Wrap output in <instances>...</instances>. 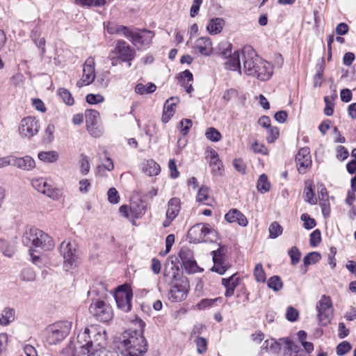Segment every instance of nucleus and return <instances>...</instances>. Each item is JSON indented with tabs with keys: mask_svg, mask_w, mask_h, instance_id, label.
<instances>
[{
	"mask_svg": "<svg viewBox=\"0 0 356 356\" xmlns=\"http://www.w3.org/2000/svg\"><path fill=\"white\" fill-rule=\"evenodd\" d=\"M319 204H320L323 217L325 218H329L330 216V211H331L329 200H321Z\"/></svg>",
	"mask_w": 356,
	"mask_h": 356,
	"instance_id": "338daca9",
	"label": "nucleus"
},
{
	"mask_svg": "<svg viewBox=\"0 0 356 356\" xmlns=\"http://www.w3.org/2000/svg\"><path fill=\"white\" fill-rule=\"evenodd\" d=\"M138 31L144 34L135 33L133 35V40H131V42L134 45H136V43H139L142 46L149 47L154 36V32L146 29H138Z\"/></svg>",
	"mask_w": 356,
	"mask_h": 356,
	"instance_id": "4468645a",
	"label": "nucleus"
},
{
	"mask_svg": "<svg viewBox=\"0 0 356 356\" xmlns=\"http://www.w3.org/2000/svg\"><path fill=\"white\" fill-rule=\"evenodd\" d=\"M222 301L223 298L222 297H217L215 298H203L195 305V307L199 310H204L207 308L213 307L217 302L222 303Z\"/></svg>",
	"mask_w": 356,
	"mask_h": 356,
	"instance_id": "2f4dec72",
	"label": "nucleus"
},
{
	"mask_svg": "<svg viewBox=\"0 0 356 356\" xmlns=\"http://www.w3.org/2000/svg\"><path fill=\"white\" fill-rule=\"evenodd\" d=\"M14 245L10 244L7 241L0 238V252L8 257H12L15 253Z\"/></svg>",
	"mask_w": 356,
	"mask_h": 356,
	"instance_id": "72a5a7b5",
	"label": "nucleus"
},
{
	"mask_svg": "<svg viewBox=\"0 0 356 356\" xmlns=\"http://www.w3.org/2000/svg\"><path fill=\"white\" fill-rule=\"evenodd\" d=\"M91 334H93V338L95 341L99 340V338L105 339L106 332L104 331V333L102 334L100 332H96L95 330H90L89 328H86L84 332L83 333V336L86 338L88 337L89 340L87 341L86 343L84 345H81L80 348L85 349L87 350L88 353H90L92 350V347L93 346V341L92 340Z\"/></svg>",
	"mask_w": 356,
	"mask_h": 356,
	"instance_id": "a211bd4d",
	"label": "nucleus"
},
{
	"mask_svg": "<svg viewBox=\"0 0 356 356\" xmlns=\"http://www.w3.org/2000/svg\"><path fill=\"white\" fill-rule=\"evenodd\" d=\"M201 228V223H197L189 229L187 238L190 243L195 244L202 243Z\"/></svg>",
	"mask_w": 356,
	"mask_h": 356,
	"instance_id": "393cba45",
	"label": "nucleus"
},
{
	"mask_svg": "<svg viewBox=\"0 0 356 356\" xmlns=\"http://www.w3.org/2000/svg\"><path fill=\"white\" fill-rule=\"evenodd\" d=\"M181 209V200L178 197H172L168 202V209L166 214L169 215L170 218H175Z\"/></svg>",
	"mask_w": 356,
	"mask_h": 356,
	"instance_id": "a878e982",
	"label": "nucleus"
},
{
	"mask_svg": "<svg viewBox=\"0 0 356 356\" xmlns=\"http://www.w3.org/2000/svg\"><path fill=\"white\" fill-rule=\"evenodd\" d=\"M251 149L256 154H261L262 155L268 154V148L264 144L259 143L257 140L252 144Z\"/></svg>",
	"mask_w": 356,
	"mask_h": 356,
	"instance_id": "bf43d9fd",
	"label": "nucleus"
},
{
	"mask_svg": "<svg viewBox=\"0 0 356 356\" xmlns=\"http://www.w3.org/2000/svg\"><path fill=\"white\" fill-rule=\"evenodd\" d=\"M225 26V20L221 17H213L209 20L207 25V31L211 35L220 33Z\"/></svg>",
	"mask_w": 356,
	"mask_h": 356,
	"instance_id": "4be33fe9",
	"label": "nucleus"
},
{
	"mask_svg": "<svg viewBox=\"0 0 356 356\" xmlns=\"http://www.w3.org/2000/svg\"><path fill=\"white\" fill-rule=\"evenodd\" d=\"M209 165H216L217 170L218 171L223 170L222 162L219 157L218 153L214 149H211L210 152Z\"/></svg>",
	"mask_w": 356,
	"mask_h": 356,
	"instance_id": "c03bdc74",
	"label": "nucleus"
},
{
	"mask_svg": "<svg viewBox=\"0 0 356 356\" xmlns=\"http://www.w3.org/2000/svg\"><path fill=\"white\" fill-rule=\"evenodd\" d=\"M254 275L257 282H265L266 281V273L261 263L257 264L254 269Z\"/></svg>",
	"mask_w": 356,
	"mask_h": 356,
	"instance_id": "de8ad7c7",
	"label": "nucleus"
},
{
	"mask_svg": "<svg viewBox=\"0 0 356 356\" xmlns=\"http://www.w3.org/2000/svg\"><path fill=\"white\" fill-rule=\"evenodd\" d=\"M180 268H184L185 271L189 275L194 274L197 272L201 273L204 270L202 268L198 266L197 261L194 258L191 260L186 261L183 264H181Z\"/></svg>",
	"mask_w": 356,
	"mask_h": 356,
	"instance_id": "7c9ffc66",
	"label": "nucleus"
},
{
	"mask_svg": "<svg viewBox=\"0 0 356 356\" xmlns=\"http://www.w3.org/2000/svg\"><path fill=\"white\" fill-rule=\"evenodd\" d=\"M132 323L138 328H129L122 332L118 351L122 356H144L148 350V342L144 336L146 323L138 316Z\"/></svg>",
	"mask_w": 356,
	"mask_h": 356,
	"instance_id": "f03ea898",
	"label": "nucleus"
},
{
	"mask_svg": "<svg viewBox=\"0 0 356 356\" xmlns=\"http://www.w3.org/2000/svg\"><path fill=\"white\" fill-rule=\"evenodd\" d=\"M29 254L31 257V261L33 264L38 266H40L42 264V259L40 257L38 250L33 248H30L29 250Z\"/></svg>",
	"mask_w": 356,
	"mask_h": 356,
	"instance_id": "0e129e2a",
	"label": "nucleus"
},
{
	"mask_svg": "<svg viewBox=\"0 0 356 356\" xmlns=\"http://www.w3.org/2000/svg\"><path fill=\"white\" fill-rule=\"evenodd\" d=\"M117 307L124 312H129L132 307L133 291L128 284L118 286L113 293Z\"/></svg>",
	"mask_w": 356,
	"mask_h": 356,
	"instance_id": "0eeeda50",
	"label": "nucleus"
},
{
	"mask_svg": "<svg viewBox=\"0 0 356 356\" xmlns=\"http://www.w3.org/2000/svg\"><path fill=\"white\" fill-rule=\"evenodd\" d=\"M288 254L291 259V265L295 266L300 261L301 257V252L296 246L291 247L288 250Z\"/></svg>",
	"mask_w": 356,
	"mask_h": 356,
	"instance_id": "09e8293b",
	"label": "nucleus"
},
{
	"mask_svg": "<svg viewBox=\"0 0 356 356\" xmlns=\"http://www.w3.org/2000/svg\"><path fill=\"white\" fill-rule=\"evenodd\" d=\"M209 188L205 185H202L198 189L196 200L199 202H202L209 198Z\"/></svg>",
	"mask_w": 356,
	"mask_h": 356,
	"instance_id": "6e6d98bb",
	"label": "nucleus"
},
{
	"mask_svg": "<svg viewBox=\"0 0 356 356\" xmlns=\"http://www.w3.org/2000/svg\"><path fill=\"white\" fill-rule=\"evenodd\" d=\"M143 172L149 177L156 176L161 172V167L154 160L149 159L144 163Z\"/></svg>",
	"mask_w": 356,
	"mask_h": 356,
	"instance_id": "bb28decb",
	"label": "nucleus"
},
{
	"mask_svg": "<svg viewBox=\"0 0 356 356\" xmlns=\"http://www.w3.org/2000/svg\"><path fill=\"white\" fill-rule=\"evenodd\" d=\"M108 201L112 204L119 203L120 197L118 191L115 188L111 187L107 191Z\"/></svg>",
	"mask_w": 356,
	"mask_h": 356,
	"instance_id": "603ef678",
	"label": "nucleus"
},
{
	"mask_svg": "<svg viewBox=\"0 0 356 356\" xmlns=\"http://www.w3.org/2000/svg\"><path fill=\"white\" fill-rule=\"evenodd\" d=\"M295 161L300 174L307 173L312 167V156L308 147H301L296 155Z\"/></svg>",
	"mask_w": 356,
	"mask_h": 356,
	"instance_id": "9b49d317",
	"label": "nucleus"
},
{
	"mask_svg": "<svg viewBox=\"0 0 356 356\" xmlns=\"http://www.w3.org/2000/svg\"><path fill=\"white\" fill-rule=\"evenodd\" d=\"M321 259V254L319 252L313 251L307 253L303 258L302 262L305 265H314Z\"/></svg>",
	"mask_w": 356,
	"mask_h": 356,
	"instance_id": "4c0bfd02",
	"label": "nucleus"
},
{
	"mask_svg": "<svg viewBox=\"0 0 356 356\" xmlns=\"http://www.w3.org/2000/svg\"><path fill=\"white\" fill-rule=\"evenodd\" d=\"M243 70L247 76L261 81L269 80L273 74V65L259 56L251 46H245L242 51Z\"/></svg>",
	"mask_w": 356,
	"mask_h": 356,
	"instance_id": "7ed1b4c3",
	"label": "nucleus"
},
{
	"mask_svg": "<svg viewBox=\"0 0 356 356\" xmlns=\"http://www.w3.org/2000/svg\"><path fill=\"white\" fill-rule=\"evenodd\" d=\"M351 349V343L348 341H343L337 346L336 353L338 356H343L348 353Z\"/></svg>",
	"mask_w": 356,
	"mask_h": 356,
	"instance_id": "a18cd8bd",
	"label": "nucleus"
},
{
	"mask_svg": "<svg viewBox=\"0 0 356 356\" xmlns=\"http://www.w3.org/2000/svg\"><path fill=\"white\" fill-rule=\"evenodd\" d=\"M80 171L82 175H86L90 172V165L89 163V158L84 154L80 155Z\"/></svg>",
	"mask_w": 356,
	"mask_h": 356,
	"instance_id": "8fccbe9b",
	"label": "nucleus"
},
{
	"mask_svg": "<svg viewBox=\"0 0 356 356\" xmlns=\"http://www.w3.org/2000/svg\"><path fill=\"white\" fill-rule=\"evenodd\" d=\"M268 129L266 140L268 143H273L280 136V129L277 127H270Z\"/></svg>",
	"mask_w": 356,
	"mask_h": 356,
	"instance_id": "5fc2aeb1",
	"label": "nucleus"
},
{
	"mask_svg": "<svg viewBox=\"0 0 356 356\" xmlns=\"http://www.w3.org/2000/svg\"><path fill=\"white\" fill-rule=\"evenodd\" d=\"M218 54L222 58L225 59L232 55V44L229 42H221L218 46Z\"/></svg>",
	"mask_w": 356,
	"mask_h": 356,
	"instance_id": "ea45409f",
	"label": "nucleus"
},
{
	"mask_svg": "<svg viewBox=\"0 0 356 356\" xmlns=\"http://www.w3.org/2000/svg\"><path fill=\"white\" fill-rule=\"evenodd\" d=\"M317 310V318L319 325L325 327L328 325L332 318V313L329 310L332 309V301L331 298L327 295H323L316 306Z\"/></svg>",
	"mask_w": 356,
	"mask_h": 356,
	"instance_id": "1a4fd4ad",
	"label": "nucleus"
},
{
	"mask_svg": "<svg viewBox=\"0 0 356 356\" xmlns=\"http://www.w3.org/2000/svg\"><path fill=\"white\" fill-rule=\"evenodd\" d=\"M268 231L269 238L274 239L282 234L283 228L279 222L274 221L270 225Z\"/></svg>",
	"mask_w": 356,
	"mask_h": 356,
	"instance_id": "37998d69",
	"label": "nucleus"
},
{
	"mask_svg": "<svg viewBox=\"0 0 356 356\" xmlns=\"http://www.w3.org/2000/svg\"><path fill=\"white\" fill-rule=\"evenodd\" d=\"M257 188L261 193H266L270 191V184L266 174H261L259 176L257 184Z\"/></svg>",
	"mask_w": 356,
	"mask_h": 356,
	"instance_id": "f704fd0d",
	"label": "nucleus"
},
{
	"mask_svg": "<svg viewBox=\"0 0 356 356\" xmlns=\"http://www.w3.org/2000/svg\"><path fill=\"white\" fill-rule=\"evenodd\" d=\"M303 199L305 202L312 205H314L317 203V199L315 194V187L312 181H305Z\"/></svg>",
	"mask_w": 356,
	"mask_h": 356,
	"instance_id": "5701e85b",
	"label": "nucleus"
},
{
	"mask_svg": "<svg viewBox=\"0 0 356 356\" xmlns=\"http://www.w3.org/2000/svg\"><path fill=\"white\" fill-rule=\"evenodd\" d=\"M86 124L88 131L92 136H97L96 129L98 124L99 113L95 109L86 110Z\"/></svg>",
	"mask_w": 356,
	"mask_h": 356,
	"instance_id": "ddd939ff",
	"label": "nucleus"
},
{
	"mask_svg": "<svg viewBox=\"0 0 356 356\" xmlns=\"http://www.w3.org/2000/svg\"><path fill=\"white\" fill-rule=\"evenodd\" d=\"M134 90L138 95H148L155 92L156 86L152 82H149L146 85L139 83L136 85Z\"/></svg>",
	"mask_w": 356,
	"mask_h": 356,
	"instance_id": "c756f323",
	"label": "nucleus"
},
{
	"mask_svg": "<svg viewBox=\"0 0 356 356\" xmlns=\"http://www.w3.org/2000/svg\"><path fill=\"white\" fill-rule=\"evenodd\" d=\"M31 185L38 192L44 194L49 184L45 179L40 177L33 179L31 181Z\"/></svg>",
	"mask_w": 356,
	"mask_h": 356,
	"instance_id": "58836bf2",
	"label": "nucleus"
},
{
	"mask_svg": "<svg viewBox=\"0 0 356 356\" xmlns=\"http://www.w3.org/2000/svg\"><path fill=\"white\" fill-rule=\"evenodd\" d=\"M177 79L179 84L185 88V91L188 94H191L194 90L192 84H187L186 83V80L187 82H191L193 80V73L189 70H185L184 71L179 72L177 75Z\"/></svg>",
	"mask_w": 356,
	"mask_h": 356,
	"instance_id": "412c9836",
	"label": "nucleus"
},
{
	"mask_svg": "<svg viewBox=\"0 0 356 356\" xmlns=\"http://www.w3.org/2000/svg\"><path fill=\"white\" fill-rule=\"evenodd\" d=\"M95 79V67L93 65L87 64L86 63L83 68V75L80 81L76 83L79 88L83 85L88 86L91 84Z\"/></svg>",
	"mask_w": 356,
	"mask_h": 356,
	"instance_id": "f3484780",
	"label": "nucleus"
},
{
	"mask_svg": "<svg viewBox=\"0 0 356 356\" xmlns=\"http://www.w3.org/2000/svg\"><path fill=\"white\" fill-rule=\"evenodd\" d=\"M24 131H25L24 127H26V134L24 135L29 138L36 135L40 129V124L38 120L33 116H28L24 118Z\"/></svg>",
	"mask_w": 356,
	"mask_h": 356,
	"instance_id": "aec40b11",
	"label": "nucleus"
},
{
	"mask_svg": "<svg viewBox=\"0 0 356 356\" xmlns=\"http://www.w3.org/2000/svg\"><path fill=\"white\" fill-rule=\"evenodd\" d=\"M321 240V232L318 229L314 230L309 235V245L313 248L318 246Z\"/></svg>",
	"mask_w": 356,
	"mask_h": 356,
	"instance_id": "3c124183",
	"label": "nucleus"
},
{
	"mask_svg": "<svg viewBox=\"0 0 356 356\" xmlns=\"http://www.w3.org/2000/svg\"><path fill=\"white\" fill-rule=\"evenodd\" d=\"M60 252L64 259V265L69 269L78 266L79 256V245L74 240L64 241L60 244Z\"/></svg>",
	"mask_w": 356,
	"mask_h": 356,
	"instance_id": "423d86ee",
	"label": "nucleus"
},
{
	"mask_svg": "<svg viewBox=\"0 0 356 356\" xmlns=\"http://www.w3.org/2000/svg\"><path fill=\"white\" fill-rule=\"evenodd\" d=\"M35 248H41L45 251L51 250L54 247L53 238L47 233L35 227H31L24 233V237Z\"/></svg>",
	"mask_w": 356,
	"mask_h": 356,
	"instance_id": "39448f33",
	"label": "nucleus"
},
{
	"mask_svg": "<svg viewBox=\"0 0 356 356\" xmlns=\"http://www.w3.org/2000/svg\"><path fill=\"white\" fill-rule=\"evenodd\" d=\"M57 93L67 106H72L74 104V100L72 94L66 88H59Z\"/></svg>",
	"mask_w": 356,
	"mask_h": 356,
	"instance_id": "79ce46f5",
	"label": "nucleus"
},
{
	"mask_svg": "<svg viewBox=\"0 0 356 356\" xmlns=\"http://www.w3.org/2000/svg\"><path fill=\"white\" fill-rule=\"evenodd\" d=\"M233 165L236 171L242 175L246 173V164L242 159H235L233 160Z\"/></svg>",
	"mask_w": 356,
	"mask_h": 356,
	"instance_id": "e2e57ef3",
	"label": "nucleus"
},
{
	"mask_svg": "<svg viewBox=\"0 0 356 356\" xmlns=\"http://www.w3.org/2000/svg\"><path fill=\"white\" fill-rule=\"evenodd\" d=\"M262 348L266 350L269 349L273 354H278L282 349L280 342L276 341V340L273 338L266 340Z\"/></svg>",
	"mask_w": 356,
	"mask_h": 356,
	"instance_id": "e433bc0d",
	"label": "nucleus"
},
{
	"mask_svg": "<svg viewBox=\"0 0 356 356\" xmlns=\"http://www.w3.org/2000/svg\"><path fill=\"white\" fill-rule=\"evenodd\" d=\"M133 218H141L145 213L146 206L140 200V204H138L136 207L133 206Z\"/></svg>",
	"mask_w": 356,
	"mask_h": 356,
	"instance_id": "680f3d73",
	"label": "nucleus"
},
{
	"mask_svg": "<svg viewBox=\"0 0 356 356\" xmlns=\"http://www.w3.org/2000/svg\"><path fill=\"white\" fill-rule=\"evenodd\" d=\"M179 124L180 126V132L183 136H186L193 125L192 120L190 119L184 118L181 120Z\"/></svg>",
	"mask_w": 356,
	"mask_h": 356,
	"instance_id": "13d9d810",
	"label": "nucleus"
},
{
	"mask_svg": "<svg viewBox=\"0 0 356 356\" xmlns=\"http://www.w3.org/2000/svg\"><path fill=\"white\" fill-rule=\"evenodd\" d=\"M197 351L198 353H203L207 348V341L205 338L197 337L196 339Z\"/></svg>",
	"mask_w": 356,
	"mask_h": 356,
	"instance_id": "69168bd1",
	"label": "nucleus"
},
{
	"mask_svg": "<svg viewBox=\"0 0 356 356\" xmlns=\"http://www.w3.org/2000/svg\"><path fill=\"white\" fill-rule=\"evenodd\" d=\"M104 101V97L100 94H88L86 97V102L88 104L95 105L102 103Z\"/></svg>",
	"mask_w": 356,
	"mask_h": 356,
	"instance_id": "864d4df0",
	"label": "nucleus"
},
{
	"mask_svg": "<svg viewBox=\"0 0 356 356\" xmlns=\"http://www.w3.org/2000/svg\"><path fill=\"white\" fill-rule=\"evenodd\" d=\"M194 258L193 252L187 247H181L178 252V257L170 256L168 261L171 262V270L173 271L172 277L170 282V289L168 293L169 300L172 302H181L184 300L190 290L189 281L184 275L183 270L177 265Z\"/></svg>",
	"mask_w": 356,
	"mask_h": 356,
	"instance_id": "f257e3e1",
	"label": "nucleus"
},
{
	"mask_svg": "<svg viewBox=\"0 0 356 356\" xmlns=\"http://www.w3.org/2000/svg\"><path fill=\"white\" fill-rule=\"evenodd\" d=\"M201 226L202 243L214 242L213 238H207V239H204V238L208 235H211L213 238L216 239L218 238V232L212 228L211 226L208 223H201Z\"/></svg>",
	"mask_w": 356,
	"mask_h": 356,
	"instance_id": "cd10ccee",
	"label": "nucleus"
},
{
	"mask_svg": "<svg viewBox=\"0 0 356 356\" xmlns=\"http://www.w3.org/2000/svg\"><path fill=\"white\" fill-rule=\"evenodd\" d=\"M113 52L122 62L127 63L128 67L131 65V61L136 56L135 50L124 40H118Z\"/></svg>",
	"mask_w": 356,
	"mask_h": 356,
	"instance_id": "9d476101",
	"label": "nucleus"
},
{
	"mask_svg": "<svg viewBox=\"0 0 356 356\" xmlns=\"http://www.w3.org/2000/svg\"><path fill=\"white\" fill-rule=\"evenodd\" d=\"M299 317V312L298 309L292 306H289L286 309V318L290 322H296Z\"/></svg>",
	"mask_w": 356,
	"mask_h": 356,
	"instance_id": "052dcab7",
	"label": "nucleus"
},
{
	"mask_svg": "<svg viewBox=\"0 0 356 356\" xmlns=\"http://www.w3.org/2000/svg\"><path fill=\"white\" fill-rule=\"evenodd\" d=\"M225 220L229 223L236 222L241 227H246L248 224L247 218L237 209H230L225 215Z\"/></svg>",
	"mask_w": 356,
	"mask_h": 356,
	"instance_id": "dca6fc26",
	"label": "nucleus"
},
{
	"mask_svg": "<svg viewBox=\"0 0 356 356\" xmlns=\"http://www.w3.org/2000/svg\"><path fill=\"white\" fill-rule=\"evenodd\" d=\"M168 168L170 170V176L172 179H177L179 176V172L177 169L175 160L170 159L168 162Z\"/></svg>",
	"mask_w": 356,
	"mask_h": 356,
	"instance_id": "774afa93",
	"label": "nucleus"
},
{
	"mask_svg": "<svg viewBox=\"0 0 356 356\" xmlns=\"http://www.w3.org/2000/svg\"><path fill=\"white\" fill-rule=\"evenodd\" d=\"M55 131V127L53 124H49L45 129L44 136L43 142L45 143H51L54 139V133Z\"/></svg>",
	"mask_w": 356,
	"mask_h": 356,
	"instance_id": "4d7b16f0",
	"label": "nucleus"
},
{
	"mask_svg": "<svg viewBox=\"0 0 356 356\" xmlns=\"http://www.w3.org/2000/svg\"><path fill=\"white\" fill-rule=\"evenodd\" d=\"M224 63V68L226 70L237 72L240 75L242 74V67L240 60V51L236 50L232 55L226 58Z\"/></svg>",
	"mask_w": 356,
	"mask_h": 356,
	"instance_id": "2eb2a0df",
	"label": "nucleus"
},
{
	"mask_svg": "<svg viewBox=\"0 0 356 356\" xmlns=\"http://www.w3.org/2000/svg\"><path fill=\"white\" fill-rule=\"evenodd\" d=\"M40 28L38 26H36L31 31V40H33V42L36 45V47L40 50V55L42 56H43L44 54H45V47H44V46H45L46 41H45V39L44 38H40Z\"/></svg>",
	"mask_w": 356,
	"mask_h": 356,
	"instance_id": "b1692460",
	"label": "nucleus"
},
{
	"mask_svg": "<svg viewBox=\"0 0 356 356\" xmlns=\"http://www.w3.org/2000/svg\"><path fill=\"white\" fill-rule=\"evenodd\" d=\"M195 48L204 56H209L212 54V42L209 37H200L196 41Z\"/></svg>",
	"mask_w": 356,
	"mask_h": 356,
	"instance_id": "6ab92c4d",
	"label": "nucleus"
},
{
	"mask_svg": "<svg viewBox=\"0 0 356 356\" xmlns=\"http://www.w3.org/2000/svg\"><path fill=\"white\" fill-rule=\"evenodd\" d=\"M89 312L97 321L102 323L109 322L113 316L111 306L100 299L91 303L89 307Z\"/></svg>",
	"mask_w": 356,
	"mask_h": 356,
	"instance_id": "6e6552de",
	"label": "nucleus"
},
{
	"mask_svg": "<svg viewBox=\"0 0 356 356\" xmlns=\"http://www.w3.org/2000/svg\"><path fill=\"white\" fill-rule=\"evenodd\" d=\"M179 102L178 97H171L168 99L163 105L161 121L163 123H168L175 113V107Z\"/></svg>",
	"mask_w": 356,
	"mask_h": 356,
	"instance_id": "f8f14e48",
	"label": "nucleus"
},
{
	"mask_svg": "<svg viewBox=\"0 0 356 356\" xmlns=\"http://www.w3.org/2000/svg\"><path fill=\"white\" fill-rule=\"evenodd\" d=\"M267 286L275 292L280 291L283 287V282L279 275H273L267 280Z\"/></svg>",
	"mask_w": 356,
	"mask_h": 356,
	"instance_id": "c9c22d12",
	"label": "nucleus"
},
{
	"mask_svg": "<svg viewBox=\"0 0 356 356\" xmlns=\"http://www.w3.org/2000/svg\"><path fill=\"white\" fill-rule=\"evenodd\" d=\"M71 326L69 321L57 322L49 325L44 332L45 341L49 345L59 343L70 334Z\"/></svg>",
	"mask_w": 356,
	"mask_h": 356,
	"instance_id": "20e7f679",
	"label": "nucleus"
},
{
	"mask_svg": "<svg viewBox=\"0 0 356 356\" xmlns=\"http://www.w3.org/2000/svg\"><path fill=\"white\" fill-rule=\"evenodd\" d=\"M38 159L47 163H55L59 158V154L54 150L40 152L38 154Z\"/></svg>",
	"mask_w": 356,
	"mask_h": 356,
	"instance_id": "c85d7f7f",
	"label": "nucleus"
},
{
	"mask_svg": "<svg viewBox=\"0 0 356 356\" xmlns=\"http://www.w3.org/2000/svg\"><path fill=\"white\" fill-rule=\"evenodd\" d=\"M205 136L208 140L213 143L218 142L222 138L220 132L216 128L213 127L207 129Z\"/></svg>",
	"mask_w": 356,
	"mask_h": 356,
	"instance_id": "a19ab883",
	"label": "nucleus"
},
{
	"mask_svg": "<svg viewBox=\"0 0 356 356\" xmlns=\"http://www.w3.org/2000/svg\"><path fill=\"white\" fill-rule=\"evenodd\" d=\"M300 220L303 222V227L307 230H310L316 226V220L307 213L301 215Z\"/></svg>",
	"mask_w": 356,
	"mask_h": 356,
	"instance_id": "49530a36",
	"label": "nucleus"
},
{
	"mask_svg": "<svg viewBox=\"0 0 356 356\" xmlns=\"http://www.w3.org/2000/svg\"><path fill=\"white\" fill-rule=\"evenodd\" d=\"M15 320V310L10 307H6L0 314V325H8Z\"/></svg>",
	"mask_w": 356,
	"mask_h": 356,
	"instance_id": "473e14b6",
	"label": "nucleus"
}]
</instances>
